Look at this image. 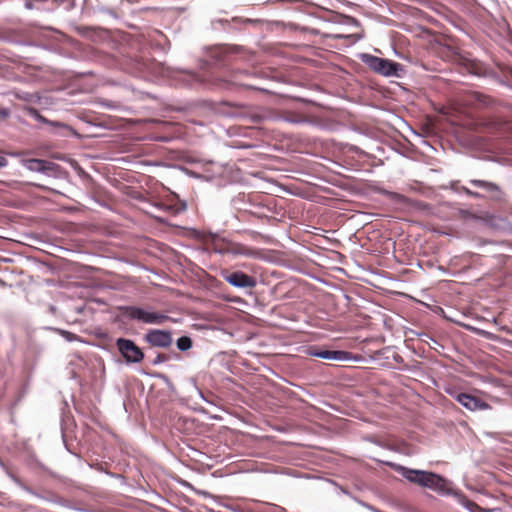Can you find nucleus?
Segmentation results:
<instances>
[{"label": "nucleus", "instance_id": "obj_4", "mask_svg": "<svg viewBox=\"0 0 512 512\" xmlns=\"http://www.w3.org/2000/svg\"><path fill=\"white\" fill-rule=\"evenodd\" d=\"M361 59L371 70L383 76L396 75L400 66L391 60L370 54H362Z\"/></svg>", "mask_w": 512, "mask_h": 512}, {"label": "nucleus", "instance_id": "obj_7", "mask_svg": "<svg viewBox=\"0 0 512 512\" xmlns=\"http://www.w3.org/2000/svg\"><path fill=\"white\" fill-rule=\"evenodd\" d=\"M144 339L151 346L160 347V348H167L173 342L170 331L159 330V329L149 330L145 334Z\"/></svg>", "mask_w": 512, "mask_h": 512}, {"label": "nucleus", "instance_id": "obj_2", "mask_svg": "<svg viewBox=\"0 0 512 512\" xmlns=\"http://www.w3.org/2000/svg\"><path fill=\"white\" fill-rule=\"evenodd\" d=\"M469 183L475 187L481 188L486 193L484 195L482 193L473 191L466 186H462L461 191L469 197L476 199L488 197L492 200H500L503 196L502 189L499 187V185H497L494 182L479 179H471L469 180Z\"/></svg>", "mask_w": 512, "mask_h": 512}, {"label": "nucleus", "instance_id": "obj_9", "mask_svg": "<svg viewBox=\"0 0 512 512\" xmlns=\"http://www.w3.org/2000/svg\"><path fill=\"white\" fill-rule=\"evenodd\" d=\"M305 353L309 356H315L327 360H335V361H343L349 359V352L346 351H331V350H323L318 348L317 346L308 347L305 350Z\"/></svg>", "mask_w": 512, "mask_h": 512}, {"label": "nucleus", "instance_id": "obj_21", "mask_svg": "<svg viewBox=\"0 0 512 512\" xmlns=\"http://www.w3.org/2000/svg\"><path fill=\"white\" fill-rule=\"evenodd\" d=\"M7 159L0 154V167H5L7 165Z\"/></svg>", "mask_w": 512, "mask_h": 512}, {"label": "nucleus", "instance_id": "obj_3", "mask_svg": "<svg viewBox=\"0 0 512 512\" xmlns=\"http://www.w3.org/2000/svg\"><path fill=\"white\" fill-rule=\"evenodd\" d=\"M125 315L131 320H137L152 325H160L170 319L169 316L164 313L146 310L136 306L125 307Z\"/></svg>", "mask_w": 512, "mask_h": 512}, {"label": "nucleus", "instance_id": "obj_23", "mask_svg": "<svg viewBox=\"0 0 512 512\" xmlns=\"http://www.w3.org/2000/svg\"><path fill=\"white\" fill-rule=\"evenodd\" d=\"M302 31L304 33L317 34V31L315 29L302 28Z\"/></svg>", "mask_w": 512, "mask_h": 512}, {"label": "nucleus", "instance_id": "obj_6", "mask_svg": "<svg viewBox=\"0 0 512 512\" xmlns=\"http://www.w3.org/2000/svg\"><path fill=\"white\" fill-rule=\"evenodd\" d=\"M460 102L462 105L473 109H485L492 107L494 100L485 94L476 91H467L461 95Z\"/></svg>", "mask_w": 512, "mask_h": 512}, {"label": "nucleus", "instance_id": "obj_18", "mask_svg": "<svg viewBox=\"0 0 512 512\" xmlns=\"http://www.w3.org/2000/svg\"><path fill=\"white\" fill-rule=\"evenodd\" d=\"M301 7H303V8H304L305 12H306L308 15H313V14H314V12H313V11H314V9H315L314 5L309 4V3H304V4H302V5H301Z\"/></svg>", "mask_w": 512, "mask_h": 512}, {"label": "nucleus", "instance_id": "obj_24", "mask_svg": "<svg viewBox=\"0 0 512 512\" xmlns=\"http://www.w3.org/2000/svg\"><path fill=\"white\" fill-rule=\"evenodd\" d=\"M289 191H290V194H297V192L294 190V184H290Z\"/></svg>", "mask_w": 512, "mask_h": 512}, {"label": "nucleus", "instance_id": "obj_14", "mask_svg": "<svg viewBox=\"0 0 512 512\" xmlns=\"http://www.w3.org/2000/svg\"><path fill=\"white\" fill-rule=\"evenodd\" d=\"M461 504L466 507L470 512H482V508L478 506L475 502L469 500L466 497L461 499Z\"/></svg>", "mask_w": 512, "mask_h": 512}, {"label": "nucleus", "instance_id": "obj_1", "mask_svg": "<svg viewBox=\"0 0 512 512\" xmlns=\"http://www.w3.org/2000/svg\"><path fill=\"white\" fill-rule=\"evenodd\" d=\"M401 474L412 483L433 489L441 493H449V482L438 474L423 470L401 468Z\"/></svg>", "mask_w": 512, "mask_h": 512}, {"label": "nucleus", "instance_id": "obj_22", "mask_svg": "<svg viewBox=\"0 0 512 512\" xmlns=\"http://www.w3.org/2000/svg\"><path fill=\"white\" fill-rule=\"evenodd\" d=\"M289 27H290V32L291 31L296 32L297 29H298V25L296 23H294V22H290Z\"/></svg>", "mask_w": 512, "mask_h": 512}, {"label": "nucleus", "instance_id": "obj_5", "mask_svg": "<svg viewBox=\"0 0 512 512\" xmlns=\"http://www.w3.org/2000/svg\"><path fill=\"white\" fill-rule=\"evenodd\" d=\"M116 346L127 363H139L144 358L142 350L130 339L119 338Z\"/></svg>", "mask_w": 512, "mask_h": 512}, {"label": "nucleus", "instance_id": "obj_17", "mask_svg": "<svg viewBox=\"0 0 512 512\" xmlns=\"http://www.w3.org/2000/svg\"><path fill=\"white\" fill-rule=\"evenodd\" d=\"M341 17L343 18V22L346 23V24H354V25H358V21L351 17V16H347V15H341Z\"/></svg>", "mask_w": 512, "mask_h": 512}, {"label": "nucleus", "instance_id": "obj_19", "mask_svg": "<svg viewBox=\"0 0 512 512\" xmlns=\"http://www.w3.org/2000/svg\"><path fill=\"white\" fill-rule=\"evenodd\" d=\"M290 320H293V321H300V320H302V321L306 322L307 321V316H306V314H302V315H299L297 317H292L290 315Z\"/></svg>", "mask_w": 512, "mask_h": 512}, {"label": "nucleus", "instance_id": "obj_25", "mask_svg": "<svg viewBox=\"0 0 512 512\" xmlns=\"http://www.w3.org/2000/svg\"><path fill=\"white\" fill-rule=\"evenodd\" d=\"M289 2H290V10H298V8H296V7H292V6H291V4H293V3H297V1H296V0H289Z\"/></svg>", "mask_w": 512, "mask_h": 512}, {"label": "nucleus", "instance_id": "obj_20", "mask_svg": "<svg viewBox=\"0 0 512 512\" xmlns=\"http://www.w3.org/2000/svg\"><path fill=\"white\" fill-rule=\"evenodd\" d=\"M10 115V112L8 109L2 108L0 109V118L5 119Z\"/></svg>", "mask_w": 512, "mask_h": 512}, {"label": "nucleus", "instance_id": "obj_11", "mask_svg": "<svg viewBox=\"0 0 512 512\" xmlns=\"http://www.w3.org/2000/svg\"><path fill=\"white\" fill-rule=\"evenodd\" d=\"M24 166L33 172H47L52 170L55 164L42 159H28L24 161Z\"/></svg>", "mask_w": 512, "mask_h": 512}, {"label": "nucleus", "instance_id": "obj_16", "mask_svg": "<svg viewBox=\"0 0 512 512\" xmlns=\"http://www.w3.org/2000/svg\"><path fill=\"white\" fill-rule=\"evenodd\" d=\"M167 356L165 354H158L155 359L152 361L154 365L161 364L167 360Z\"/></svg>", "mask_w": 512, "mask_h": 512}, {"label": "nucleus", "instance_id": "obj_15", "mask_svg": "<svg viewBox=\"0 0 512 512\" xmlns=\"http://www.w3.org/2000/svg\"><path fill=\"white\" fill-rule=\"evenodd\" d=\"M235 253L241 254V255H244L247 257H252V258H255L258 256V252H256L255 250H253L251 248H248V247H240L235 251Z\"/></svg>", "mask_w": 512, "mask_h": 512}, {"label": "nucleus", "instance_id": "obj_13", "mask_svg": "<svg viewBox=\"0 0 512 512\" xmlns=\"http://www.w3.org/2000/svg\"><path fill=\"white\" fill-rule=\"evenodd\" d=\"M176 345L180 351H187L192 347V340L188 336H182L178 338Z\"/></svg>", "mask_w": 512, "mask_h": 512}, {"label": "nucleus", "instance_id": "obj_8", "mask_svg": "<svg viewBox=\"0 0 512 512\" xmlns=\"http://www.w3.org/2000/svg\"><path fill=\"white\" fill-rule=\"evenodd\" d=\"M222 275L227 283L236 288H252L256 284L255 280L251 276L241 271L232 273L225 272Z\"/></svg>", "mask_w": 512, "mask_h": 512}, {"label": "nucleus", "instance_id": "obj_12", "mask_svg": "<svg viewBox=\"0 0 512 512\" xmlns=\"http://www.w3.org/2000/svg\"><path fill=\"white\" fill-rule=\"evenodd\" d=\"M295 110H296V102L292 101V99L290 98V118H289L290 123H301V122L307 121L308 115L306 113L297 114L295 112Z\"/></svg>", "mask_w": 512, "mask_h": 512}, {"label": "nucleus", "instance_id": "obj_26", "mask_svg": "<svg viewBox=\"0 0 512 512\" xmlns=\"http://www.w3.org/2000/svg\"><path fill=\"white\" fill-rule=\"evenodd\" d=\"M289 399H290V403L292 402V395L290 394L289 396Z\"/></svg>", "mask_w": 512, "mask_h": 512}, {"label": "nucleus", "instance_id": "obj_10", "mask_svg": "<svg viewBox=\"0 0 512 512\" xmlns=\"http://www.w3.org/2000/svg\"><path fill=\"white\" fill-rule=\"evenodd\" d=\"M455 398L462 406L470 411L487 410L491 408L487 402L468 393H459Z\"/></svg>", "mask_w": 512, "mask_h": 512}]
</instances>
